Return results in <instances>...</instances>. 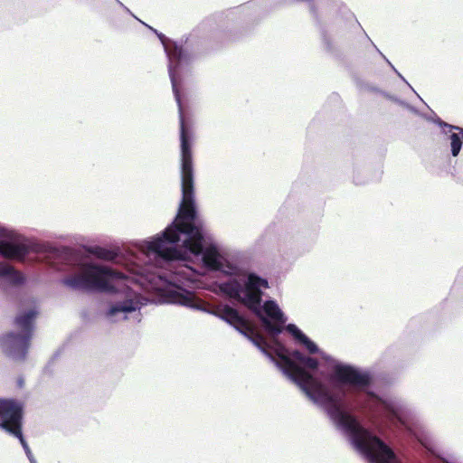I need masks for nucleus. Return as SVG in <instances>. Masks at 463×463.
I'll return each mask as SVG.
<instances>
[{"mask_svg":"<svg viewBox=\"0 0 463 463\" xmlns=\"http://www.w3.org/2000/svg\"><path fill=\"white\" fill-rule=\"evenodd\" d=\"M180 80L181 77H170L179 111L182 199L174 222L161 234L141 244L142 250L153 255L155 260L165 262L169 270L167 278L161 274L152 277L151 288L163 291L168 283L173 288L166 290L167 302L217 317L242 335H247L248 322L236 309L227 305L209 308L194 292L183 288L198 281L200 274L188 263L192 257H200L203 266L210 270L222 268V257L196 210L192 138L184 126L178 89Z\"/></svg>","mask_w":463,"mask_h":463,"instance_id":"nucleus-1","label":"nucleus"},{"mask_svg":"<svg viewBox=\"0 0 463 463\" xmlns=\"http://www.w3.org/2000/svg\"><path fill=\"white\" fill-rule=\"evenodd\" d=\"M244 336L279 368L285 376L295 383L309 400L326 412L333 423L346 435L352 446L359 453H366L372 457L370 449L374 448V441H383L364 429L355 417L345 411L346 387L357 391L365 390L370 386L373 379L369 371L335 363L328 376L331 386V390H328L305 370H316L318 366L317 359L306 356L299 351L281 350L278 353L279 360H276L267 350L265 339L255 334L249 324L247 335Z\"/></svg>","mask_w":463,"mask_h":463,"instance_id":"nucleus-2","label":"nucleus"},{"mask_svg":"<svg viewBox=\"0 0 463 463\" xmlns=\"http://www.w3.org/2000/svg\"><path fill=\"white\" fill-rule=\"evenodd\" d=\"M61 282L72 289L115 294L117 300L106 311V317L113 322L127 319L129 313L139 310L144 305L130 288L129 279L107 266L84 265L80 273L64 278Z\"/></svg>","mask_w":463,"mask_h":463,"instance_id":"nucleus-3","label":"nucleus"},{"mask_svg":"<svg viewBox=\"0 0 463 463\" xmlns=\"http://www.w3.org/2000/svg\"><path fill=\"white\" fill-rule=\"evenodd\" d=\"M359 405L368 409L376 416L386 419L394 425L411 430L409 420L411 416V411L402 399L394 394L384 393L379 396L367 392L364 402Z\"/></svg>","mask_w":463,"mask_h":463,"instance_id":"nucleus-4","label":"nucleus"},{"mask_svg":"<svg viewBox=\"0 0 463 463\" xmlns=\"http://www.w3.org/2000/svg\"><path fill=\"white\" fill-rule=\"evenodd\" d=\"M38 314L35 308L18 315L14 322L19 333L11 332L0 336V347L14 360H24L30 346L34 329L33 321Z\"/></svg>","mask_w":463,"mask_h":463,"instance_id":"nucleus-5","label":"nucleus"},{"mask_svg":"<svg viewBox=\"0 0 463 463\" xmlns=\"http://www.w3.org/2000/svg\"><path fill=\"white\" fill-rule=\"evenodd\" d=\"M23 408L19 402L12 400H0V427L10 435L22 430Z\"/></svg>","mask_w":463,"mask_h":463,"instance_id":"nucleus-6","label":"nucleus"},{"mask_svg":"<svg viewBox=\"0 0 463 463\" xmlns=\"http://www.w3.org/2000/svg\"><path fill=\"white\" fill-rule=\"evenodd\" d=\"M261 292H258L257 290H250L243 287L241 296H240L239 300L256 313V315L260 318L265 330L269 335H277L281 333L282 328L280 325L272 324L269 319L261 315Z\"/></svg>","mask_w":463,"mask_h":463,"instance_id":"nucleus-7","label":"nucleus"},{"mask_svg":"<svg viewBox=\"0 0 463 463\" xmlns=\"http://www.w3.org/2000/svg\"><path fill=\"white\" fill-rule=\"evenodd\" d=\"M434 122L440 128L441 133L448 137L450 141L451 155L453 156H458L462 147L463 128L446 123L440 118L435 119Z\"/></svg>","mask_w":463,"mask_h":463,"instance_id":"nucleus-8","label":"nucleus"},{"mask_svg":"<svg viewBox=\"0 0 463 463\" xmlns=\"http://www.w3.org/2000/svg\"><path fill=\"white\" fill-rule=\"evenodd\" d=\"M369 463H401L393 451L384 443L374 441V448L370 449L369 456L360 453Z\"/></svg>","mask_w":463,"mask_h":463,"instance_id":"nucleus-9","label":"nucleus"},{"mask_svg":"<svg viewBox=\"0 0 463 463\" xmlns=\"http://www.w3.org/2000/svg\"><path fill=\"white\" fill-rule=\"evenodd\" d=\"M286 329L294 336L298 342L305 346L309 354H319L321 358L324 360H331V357L326 353L320 351L317 345L311 339H309L296 325L288 324L286 326Z\"/></svg>","mask_w":463,"mask_h":463,"instance_id":"nucleus-10","label":"nucleus"},{"mask_svg":"<svg viewBox=\"0 0 463 463\" xmlns=\"http://www.w3.org/2000/svg\"><path fill=\"white\" fill-rule=\"evenodd\" d=\"M28 254V249L23 244L8 241H0V255L8 258L22 260Z\"/></svg>","mask_w":463,"mask_h":463,"instance_id":"nucleus-11","label":"nucleus"},{"mask_svg":"<svg viewBox=\"0 0 463 463\" xmlns=\"http://www.w3.org/2000/svg\"><path fill=\"white\" fill-rule=\"evenodd\" d=\"M260 308L261 315L267 319L269 317L279 324H284L287 320L278 304L273 300H267Z\"/></svg>","mask_w":463,"mask_h":463,"instance_id":"nucleus-12","label":"nucleus"},{"mask_svg":"<svg viewBox=\"0 0 463 463\" xmlns=\"http://www.w3.org/2000/svg\"><path fill=\"white\" fill-rule=\"evenodd\" d=\"M219 288L220 291L229 298L239 300L240 296H241L243 287L236 280H230L221 283Z\"/></svg>","mask_w":463,"mask_h":463,"instance_id":"nucleus-13","label":"nucleus"},{"mask_svg":"<svg viewBox=\"0 0 463 463\" xmlns=\"http://www.w3.org/2000/svg\"><path fill=\"white\" fill-rule=\"evenodd\" d=\"M244 288L250 290H257L258 292H261V288H269V283L265 279H262L255 274H250Z\"/></svg>","mask_w":463,"mask_h":463,"instance_id":"nucleus-14","label":"nucleus"},{"mask_svg":"<svg viewBox=\"0 0 463 463\" xmlns=\"http://www.w3.org/2000/svg\"><path fill=\"white\" fill-rule=\"evenodd\" d=\"M14 437H15L19 439L30 463H37L35 458L33 457V455L29 448L28 443L26 442L25 439L23 436L22 430H16V431H14Z\"/></svg>","mask_w":463,"mask_h":463,"instance_id":"nucleus-15","label":"nucleus"},{"mask_svg":"<svg viewBox=\"0 0 463 463\" xmlns=\"http://www.w3.org/2000/svg\"><path fill=\"white\" fill-rule=\"evenodd\" d=\"M386 97H387L388 99H390L391 100H392V101H394V102L398 103L399 105H401V106H402V107L406 108L407 109H409V110H411V111H412V112H414V113H416V112H417V110H416L413 107H411V105H409V104H408V103H406L405 101H402V100H401V99H399L398 98L393 97V96L386 95Z\"/></svg>","mask_w":463,"mask_h":463,"instance_id":"nucleus-16","label":"nucleus"},{"mask_svg":"<svg viewBox=\"0 0 463 463\" xmlns=\"http://www.w3.org/2000/svg\"><path fill=\"white\" fill-rule=\"evenodd\" d=\"M442 459L446 463H461L458 458H457L455 456L448 454L445 458H442Z\"/></svg>","mask_w":463,"mask_h":463,"instance_id":"nucleus-17","label":"nucleus"},{"mask_svg":"<svg viewBox=\"0 0 463 463\" xmlns=\"http://www.w3.org/2000/svg\"><path fill=\"white\" fill-rule=\"evenodd\" d=\"M387 62L390 64V66L395 71V72L398 74V76L404 81L406 82V84L411 89V90H413V88L406 81V80L402 77V75L401 73H399L395 68L393 67V65L389 61H387Z\"/></svg>","mask_w":463,"mask_h":463,"instance_id":"nucleus-18","label":"nucleus"},{"mask_svg":"<svg viewBox=\"0 0 463 463\" xmlns=\"http://www.w3.org/2000/svg\"><path fill=\"white\" fill-rule=\"evenodd\" d=\"M10 271L9 268L0 265V277L8 274Z\"/></svg>","mask_w":463,"mask_h":463,"instance_id":"nucleus-19","label":"nucleus"},{"mask_svg":"<svg viewBox=\"0 0 463 463\" xmlns=\"http://www.w3.org/2000/svg\"><path fill=\"white\" fill-rule=\"evenodd\" d=\"M310 11L316 16V10H315V7L313 5H310Z\"/></svg>","mask_w":463,"mask_h":463,"instance_id":"nucleus-20","label":"nucleus"},{"mask_svg":"<svg viewBox=\"0 0 463 463\" xmlns=\"http://www.w3.org/2000/svg\"><path fill=\"white\" fill-rule=\"evenodd\" d=\"M18 384L20 387H22L24 385V381L22 379H19Z\"/></svg>","mask_w":463,"mask_h":463,"instance_id":"nucleus-21","label":"nucleus"},{"mask_svg":"<svg viewBox=\"0 0 463 463\" xmlns=\"http://www.w3.org/2000/svg\"><path fill=\"white\" fill-rule=\"evenodd\" d=\"M412 91H413V92L418 96V98L420 99V101H423V99H421V98L420 97V95L416 93V91H415L414 90H413Z\"/></svg>","mask_w":463,"mask_h":463,"instance_id":"nucleus-22","label":"nucleus"}]
</instances>
